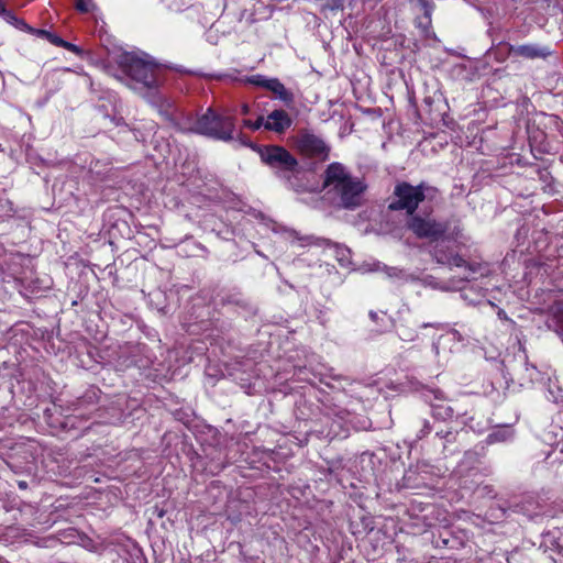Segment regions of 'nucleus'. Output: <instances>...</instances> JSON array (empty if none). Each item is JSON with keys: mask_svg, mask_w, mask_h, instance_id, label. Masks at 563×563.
Here are the masks:
<instances>
[{"mask_svg": "<svg viewBox=\"0 0 563 563\" xmlns=\"http://www.w3.org/2000/svg\"><path fill=\"white\" fill-rule=\"evenodd\" d=\"M234 128L235 124L232 117L218 114L213 109L208 108L191 125L179 126V130L216 140L231 141L233 140Z\"/></svg>", "mask_w": 563, "mask_h": 563, "instance_id": "obj_5", "label": "nucleus"}, {"mask_svg": "<svg viewBox=\"0 0 563 563\" xmlns=\"http://www.w3.org/2000/svg\"><path fill=\"white\" fill-rule=\"evenodd\" d=\"M498 316L504 317V311L498 312Z\"/></svg>", "mask_w": 563, "mask_h": 563, "instance_id": "obj_33", "label": "nucleus"}, {"mask_svg": "<svg viewBox=\"0 0 563 563\" xmlns=\"http://www.w3.org/2000/svg\"><path fill=\"white\" fill-rule=\"evenodd\" d=\"M369 317H371L372 320L376 321L378 319V313L375 312V311H371L369 312Z\"/></svg>", "mask_w": 563, "mask_h": 563, "instance_id": "obj_31", "label": "nucleus"}, {"mask_svg": "<svg viewBox=\"0 0 563 563\" xmlns=\"http://www.w3.org/2000/svg\"><path fill=\"white\" fill-rule=\"evenodd\" d=\"M449 266L463 267L466 265V261L457 253H452L449 256Z\"/></svg>", "mask_w": 563, "mask_h": 563, "instance_id": "obj_19", "label": "nucleus"}, {"mask_svg": "<svg viewBox=\"0 0 563 563\" xmlns=\"http://www.w3.org/2000/svg\"><path fill=\"white\" fill-rule=\"evenodd\" d=\"M439 195L437 187L424 181L413 186L408 181H399L395 185L393 200L388 205L390 211H405L407 218L417 212L419 205L426 199L432 201Z\"/></svg>", "mask_w": 563, "mask_h": 563, "instance_id": "obj_4", "label": "nucleus"}, {"mask_svg": "<svg viewBox=\"0 0 563 563\" xmlns=\"http://www.w3.org/2000/svg\"><path fill=\"white\" fill-rule=\"evenodd\" d=\"M554 316H555V318L558 319L559 322L563 323V303L559 305L555 308Z\"/></svg>", "mask_w": 563, "mask_h": 563, "instance_id": "obj_25", "label": "nucleus"}, {"mask_svg": "<svg viewBox=\"0 0 563 563\" xmlns=\"http://www.w3.org/2000/svg\"><path fill=\"white\" fill-rule=\"evenodd\" d=\"M420 8L423 10V16L426 23L419 22L418 26H422L424 30L431 26V15L434 9V4L428 0H418Z\"/></svg>", "mask_w": 563, "mask_h": 563, "instance_id": "obj_14", "label": "nucleus"}, {"mask_svg": "<svg viewBox=\"0 0 563 563\" xmlns=\"http://www.w3.org/2000/svg\"><path fill=\"white\" fill-rule=\"evenodd\" d=\"M322 187L334 206L345 210L362 207L368 188L363 178L352 175L343 164L338 162L329 164L324 169Z\"/></svg>", "mask_w": 563, "mask_h": 563, "instance_id": "obj_1", "label": "nucleus"}, {"mask_svg": "<svg viewBox=\"0 0 563 563\" xmlns=\"http://www.w3.org/2000/svg\"><path fill=\"white\" fill-rule=\"evenodd\" d=\"M264 120V129L277 134L285 133L292 124L290 115L283 109L272 111Z\"/></svg>", "mask_w": 563, "mask_h": 563, "instance_id": "obj_10", "label": "nucleus"}, {"mask_svg": "<svg viewBox=\"0 0 563 563\" xmlns=\"http://www.w3.org/2000/svg\"><path fill=\"white\" fill-rule=\"evenodd\" d=\"M509 53L527 59L547 58L552 54L548 46L539 44L509 45Z\"/></svg>", "mask_w": 563, "mask_h": 563, "instance_id": "obj_9", "label": "nucleus"}, {"mask_svg": "<svg viewBox=\"0 0 563 563\" xmlns=\"http://www.w3.org/2000/svg\"><path fill=\"white\" fill-rule=\"evenodd\" d=\"M548 391L553 402L563 404V387L556 376L549 377Z\"/></svg>", "mask_w": 563, "mask_h": 563, "instance_id": "obj_12", "label": "nucleus"}, {"mask_svg": "<svg viewBox=\"0 0 563 563\" xmlns=\"http://www.w3.org/2000/svg\"><path fill=\"white\" fill-rule=\"evenodd\" d=\"M95 3L92 0H77L76 9L81 13L91 12L95 9Z\"/></svg>", "mask_w": 563, "mask_h": 563, "instance_id": "obj_17", "label": "nucleus"}, {"mask_svg": "<svg viewBox=\"0 0 563 563\" xmlns=\"http://www.w3.org/2000/svg\"><path fill=\"white\" fill-rule=\"evenodd\" d=\"M273 78H268L264 75H253L251 76L247 81L254 86L262 87L264 89H268V86L271 85Z\"/></svg>", "mask_w": 563, "mask_h": 563, "instance_id": "obj_16", "label": "nucleus"}, {"mask_svg": "<svg viewBox=\"0 0 563 563\" xmlns=\"http://www.w3.org/2000/svg\"><path fill=\"white\" fill-rule=\"evenodd\" d=\"M52 34H53L52 32L42 30V29H35V32L33 33V35H36L37 37L45 38L48 42L51 41Z\"/></svg>", "mask_w": 563, "mask_h": 563, "instance_id": "obj_22", "label": "nucleus"}, {"mask_svg": "<svg viewBox=\"0 0 563 563\" xmlns=\"http://www.w3.org/2000/svg\"><path fill=\"white\" fill-rule=\"evenodd\" d=\"M312 239H313L312 236H308V238H306L305 240H306L308 243H312Z\"/></svg>", "mask_w": 563, "mask_h": 563, "instance_id": "obj_32", "label": "nucleus"}, {"mask_svg": "<svg viewBox=\"0 0 563 563\" xmlns=\"http://www.w3.org/2000/svg\"><path fill=\"white\" fill-rule=\"evenodd\" d=\"M453 252L448 246L437 244L431 251V256L438 264L445 265L449 263V256Z\"/></svg>", "mask_w": 563, "mask_h": 563, "instance_id": "obj_13", "label": "nucleus"}, {"mask_svg": "<svg viewBox=\"0 0 563 563\" xmlns=\"http://www.w3.org/2000/svg\"><path fill=\"white\" fill-rule=\"evenodd\" d=\"M0 16H10L9 10L5 9L2 0H0Z\"/></svg>", "mask_w": 563, "mask_h": 563, "instance_id": "obj_28", "label": "nucleus"}, {"mask_svg": "<svg viewBox=\"0 0 563 563\" xmlns=\"http://www.w3.org/2000/svg\"><path fill=\"white\" fill-rule=\"evenodd\" d=\"M257 153L261 161L272 168L289 188L297 192L309 190L305 180L306 169L288 150L279 145H264L258 147Z\"/></svg>", "mask_w": 563, "mask_h": 563, "instance_id": "obj_3", "label": "nucleus"}, {"mask_svg": "<svg viewBox=\"0 0 563 563\" xmlns=\"http://www.w3.org/2000/svg\"><path fill=\"white\" fill-rule=\"evenodd\" d=\"M118 65L121 71L118 79L142 96L154 95L163 82L164 69L146 57L124 53L119 56Z\"/></svg>", "mask_w": 563, "mask_h": 563, "instance_id": "obj_2", "label": "nucleus"}, {"mask_svg": "<svg viewBox=\"0 0 563 563\" xmlns=\"http://www.w3.org/2000/svg\"><path fill=\"white\" fill-rule=\"evenodd\" d=\"M49 43L54 44L55 46L63 47L65 41L53 33Z\"/></svg>", "mask_w": 563, "mask_h": 563, "instance_id": "obj_24", "label": "nucleus"}, {"mask_svg": "<svg viewBox=\"0 0 563 563\" xmlns=\"http://www.w3.org/2000/svg\"><path fill=\"white\" fill-rule=\"evenodd\" d=\"M435 434H437V437H439L441 439H448L452 434V432L450 430H446V431L441 430V431H437Z\"/></svg>", "mask_w": 563, "mask_h": 563, "instance_id": "obj_29", "label": "nucleus"}, {"mask_svg": "<svg viewBox=\"0 0 563 563\" xmlns=\"http://www.w3.org/2000/svg\"><path fill=\"white\" fill-rule=\"evenodd\" d=\"M498 316L504 317V311L498 312Z\"/></svg>", "mask_w": 563, "mask_h": 563, "instance_id": "obj_34", "label": "nucleus"}, {"mask_svg": "<svg viewBox=\"0 0 563 563\" xmlns=\"http://www.w3.org/2000/svg\"><path fill=\"white\" fill-rule=\"evenodd\" d=\"M9 14H10V16H3V19H4L7 22H9V23H11V24H13V25H15V26H16V23H18V21H19L20 19H19L16 15H14V13H13L12 11H9Z\"/></svg>", "mask_w": 563, "mask_h": 563, "instance_id": "obj_26", "label": "nucleus"}, {"mask_svg": "<svg viewBox=\"0 0 563 563\" xmlns=\"http://www.w3.org/2000/svg\"><path fill=\"white\" fill-rule=\"evenodd\" d=\"M264 124H265V120L263 117H258L255 121L243 120V125L253 131H256V130L261 129L262 126L264 128Z\"/></svg>", "mask_w": 563, "mask_h": 563, "instance_id": "obj_18", "label": "nucleus"}, {"mask_svg": "<svg viewBox=\"0 0 563 563\" xmlns=\"http://www.w3.org/2000/svg\"><path fill=\"white\" fill-rule=\"evenodd\" d=\"M465 268H467L471 273H476L481 269V264H470L466 262V265L464 266Z\"/></svg>", "mask_w": 563, "mask_h": 563, "instance_id": "obj_27", "label": "nucleus"}, {"mask_svg": "<svg viewBox=\"0 0 563 563\" xmlns=\"http://www.w3.org/2000/svg\"><path fill=\"white\" fill-rule=\"evenodd\" d=\"M63 48L71 52V53H75V54H80L81 53V49L77 45L71 44V43H69L67 41H65V44L63 45Z\"/></svg>", "mask_w": 563, "mask_h": 563, "instance_id": "obj_23", "label": "nucleus"}, {"mask_svg": "<svg viewBox=\"0 0 563 563\" xmlns=\"http://www.w3.org/2000/svg\"><path fill=\"white\" fill-rule=\"evenodd\" d=\"M295 145L299 153L308 158L324 162L330 156V145L321 136L308 130L299 131L295 137Z\"/></svg>", "mask_w": 563, "mask_h": 563, "instance_id": "obj_7", "label": "nucleus"}, {"mask_svg": "<svg viewBox=\"0 0 563 563\" xmlns=\"http://www.w3.org/2000/svg\"><path fill=\"white\" fill-rule=\"evenodd\" d=\"M241 111L243 114H249L250 113L249 104H246V103L242 104Z\"/></svg>", "mask_w": 563, "mask_h": 563, "instance_id": "obj_30", "label": "nucleus"}, {"mask_svg": "<svg viewBox=\"0 0 563 563\" xmlns=\"http://www.w3.org/2000/svg\"><path fill=\"white\" fill-rule=\"evenodd\" d=\"M406 228L418 239L439 241L448 231V222L438 221L430 214L413 213L406 220Z\"/></svg>", "mask_w": 563, "mask_h": 563, "instance_id": "obj_6", "label": "nucleus"}, {"mask_svg": "<svg viewBox=\"0 0 563 563\" xmlns=\"http://www.w3.org/2000/svg\"><path fill=\"white\" fill-rule=\"evenodd\" d=\"M430 432H431V424H430V422L428 420H423L421 429L419 430V433H418L417 437H418V439H422L426 435H428Z\"/></svg>", "mask_w": 563, "mask_h": 563, "instance_id": "obj_20", "label": "nucleus"}, {"mask_svg": "<svg viewBox=\"0 0 563 563\" xmlns=\"http://www.w3.org/2000/svg\"><path fill=\"white\" fill-rule=\"evenodd\" d=\"M433 396V399L429 398L428 394L424 397L430 401L432 408V415L439 420H449L454 416V409L444 400L443 393L441 390H428Z\"/></svg>", "mask_w": 563, "mask_h": 563, "instance_id": "obj_8", "label": "nucleus"}, {"mask_svg": "<svg viewBox=\"0 0 563 563\" xmlns=\"http://www.w3.org/2000/svg\"><path fill=\"white\" fill-rule=\"evenodd\" d=\"M222 301L224 303H233V305L241 306V307L247 306L246 299L240 291H236L234 294H229L228 296H225L222 299Z\"/></svg>", "mask_w": 563, "mask_h": 563, "instance_id": "obj_15", "label": "nucleus"}, {"mask_svg": "<svg viewBox=\"0 0 563 563\" xmlns=\"http://www.w3.org/2000/svg\"><path fill=\"white\" fill-rule=\"evenodd\" d=\"M267 90L273 92L276 96V98L283 101L286 106H290L295 101L294 93L290 90H288L278 78H273Z\"/></svg>", "mask_w": 563, "mask_h": 563, "instance_id": "obj_11", "label": "nucleus"}, {"mask_svg": "<svg viewBox=\"0 0 563 563\" xmlns=\"http://www.w3.org/2000/svg\"><path fill=\"white\" fill-rule=\"evenodd\" d=\"M16 27L30 34H33L35 32V27L30 26L25 21L21 19L18 21Z\"/></svg>", "mask_w": 563, "mask_h": 563, "instance_id": "obj_21", "label": "nucleus"}]
</instances>
